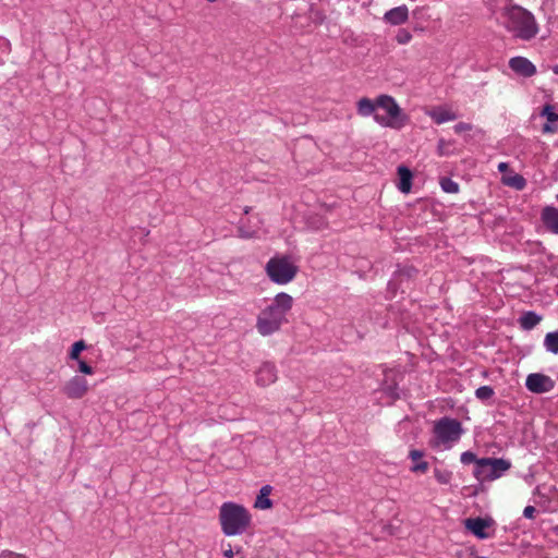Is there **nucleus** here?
<instances>
[{"label":"nucleus","mask_w":558,"mask_h":558,"mask_svg":"<svg viewBox=\"0 0 558 558\" xmlns=\"http://www.w3.org/2000/svg\"><path fill=\"white\" fill-rule=\"evenodd\" d=\"M434 476L439 484H449L452 478V473L448 470L435 469Z\"/></svg>","instance_id":"27"},{"label":"nucleus","mask_w":558,"mask_h":558,"mask_svg":"<svg viewBox=\"0 0 558 558\" xmlns=\"http://www.w3.org/2000/svg\"><path fill=\"white\" fill-rule=\"evenodd\" d=\"M427 114L437 124H442L448 121H454L458 119V114L448 107H435L430 109Z\"/></svg>","instance_id":"15"},{"label":"nucleus","mask_w":558,"mask_h":558,"mask_svg":"<svg viewBox=\"0 0 558 558\" xmlns=\"http://www.w3.org/2000/svg\"><path fill=\"white\" fill-rule=\"evenodd\" d=\"M256 384L260 387H267L276 383L278 378L277 368L270 362H264L255 373Z\"/></svg>","instance_id":"10"},{"label":"nucleus","mask_w":558,"mask_h":558,"mask_svg":"<svg viewBox=\"0 0 558 558\" xmlns=\"http://www.w3.org/2000/svg\"><path fill=\"white\" fill-rule=\"evenodd\" d=\"M399 184L398 187L402 193H409L412 186V173L407 167L398 168Z\"/></svg>","instance_id":"19"},{"label":"nucleus","mask_w":558,"mask_h":558,"mask_svg":"<svg viewBox=\"0 0 558 558\" xmlns=\"http://www.w3.org/2000/svg\"><path fill=\"white\" fill-rule=\"evenodd\" d=\"M271 490L272 487L270 485H265L260 488L259 494L254 504L255 508L266 510L272 507V501L269 499Z\"/></svg>","instance_id":"18"},{"label":"nucleus","mask_w":558,"mask_h":558,"mask_svg":"<svg viewBox=\"0 0 558 558\" xmlns=\"http://www.w3.org/2000/svg\"><path fill=\"white\" fill-rule=\"evenodd\" d=\"M0 558H26V557L23 555H20V554L12 553V551H2L0 554Z\"/></svg>","instance_id":"36"},{"label":"nucleus","mask_w":558,"mask_h":558,"mask_svg":"<svg viewBox=\"0 0 558 558\" xmlns=\"http://www.w3.org/2000/svg\"><path fill=\"white\" fill-rule=\"evenodd\" d=\"M453 129H454L456 133L461 134V133L471 131L472 125L470 123L460 122V123L456 124Z\"/></svg>","instance_id":"33"},{"label":"nucleus","mask_w":558,"mask_h":558,"mask_svg":"<svg viewBox=\"0 0 558 558\" xmlns=\"http://www.w3.org/2000/svg\"><path fill=\"white\" fill-rule=\"evenodd\" d=\"M536 509L533 506H526L523 510V515L526 519H533L535 515Z\"/></svg>","instance_id":"35"},{"label":"nucleus","mask_w":558,"mask_h":558,"mask_svg":"<svg viewBox=\"0 0 558 558\" xmlns=\"http://www.w3.org/2000/svg\"><path fill=\"white\" fill-rule=\"evenodd\" d=\"M525 386L533 393H545L554 389L555 381L545 374L532 373L527 375Z\"/></svg>","instance_id":"8"},{"label":"nucleus","mask_w":558,"mask_h":558,"mask_svg":"<svg viewBox=\"0 0 558 558\" xmlns=\"http://www.w3.org/2000/svg\"><path fill=\"white\" fill-rule=\"evenodd\" d=\"M502 182L511 187H514L517 190H523L525 187L526 181L525 179L520 174H513L509 177H504Z\"/></svg>","instance_id":"23"},{"label":"nucleus","mask_w":558,"mask_h":558,"mask_svg":"<svg viewBox=\"0 0 558 558\" xmlns=\"http://www.w3.org/2000/svg\"><path fill=\"white\" fill-rule=\"evenodd\" d=\"M86 349V343L83 340L76 341L72 344L71 350L69 352V357L73 361H78L80 354L82 351Z\"/></svg>","instance_id":"25"},{"label":"nucleus","mask_w":558,"mask_h":558,"mask_svg":"<svg viewBox=\"0 0 558 558\" xmlns=\"http://www.w3.org/2000/svg\"><path fill=\"white\" fill-rule=\"evenodd\" d=\"M463 432L462 424L458 420L441 417L434 423L433 436L428 444L436 450H449L460 440Z\"/></svg>","instance_id":"4"},{"label":"nucleus","mask_w":558,"mask_h":558,"mask_svg":"<svg viewBox=\"0 0 558 558\" xmlns=\"http://www.w3.org/2000/svg\"><path fill=\"white\" fill-rule=\"evenodd\" d=\"M221 530L227 536L241 535L251 525L252 517L246 508L235 502H223L219 510Z\"/></svg>","instance_id":"3"},{"label":"nucleus","mask_w":558,"mask_h":558,"mask_svg":"<svg viewBox=\"0 0 558 558\" xmlns=\"http://www.w3.org/2000/svg\"><path fill=\"white\" fill-rule=\"evenodd\" d=\"M509 68L517 74L531 77L536 73L535 65L524 57H513L509 60Z\"/></svg>","instance_id":"11"},{"label":"nucleus","mask_w":558,"mask_h":558,"mask_svg":"<svg viewBox=\"0 0 558 558\" xmlns=\"http://www.w3.org/2000/svg\"><path fill=\"white\" fill-rule=\"evenodd\" d=\"M239 232H240V235L244 239H250V238H254V236H257L258 234V228H250V227H246L244 221L241 222V226L239 228Z\"/></svg>","instance_id":"29"},{"label":"nucleus","mask_w":558,"mask_h":558,"mask_svg":"<svg viewBox=\"0 0 558 558\" xmlns=\"http://www.w3.org/2000/svg\"><path fill=\"white\" fill-rule=\"evenodd\" d=\"M464 525L468 531L480 539L489 537V534L486 532V529L490 525L488 520L482 518H469L465 520Z\"/></svg>","instance_id":"12"},{"label":"nucleus","mask_w":558,"mask_h":558,"mask_svg":"<svg viewBox=\"0 0 558 558\" xmlns=\"http://www.w3.org/2000/svg\"><path fill=\"white\" fill-rule=\"evenodd\" d=\"M377 109H381L386 114L375 113L374 120L384 128L400 129L404 125L405 116L396 100L388 95L377 97Z\"/></svg>","instance_id":"5"},{"label":"nucleus","mask_w":558,"mask_h":558,"mask_svg":"<svg viewBox=\"0 0 558 558\" xmlns=\"http://www.w3.org/2000/svg\"><path fill=\"white\" fill-rule=\"evenodd\" d=\"M476 558H487V557H484V556H477Z\"/></svg>","instance_id":"39"},{"label":"nucleus","mask_w":558,"mask_h":558,"mask_svg":"<svg viewBox=\"0 0 558 558\" xmlns=\"http://www.w3.org/2000/svg\"><path fill=\"white\" fill-rule=\"evenodd\" d=\"M89 389L86 378L80 375L71 377L62 387V392L70 399H82Z\"/></svg>","instance_id":"9"},{"label":"nucleus","mask_w":558,"mask_h":558,"mask_svg":"<svg viewBox=\"0 0 558 558\" xmlns=\"http://www.w3.org/2000/svg\"><path fill=\"white\" fill-rule=\"evenodd\" d=\"M76 362H77V365H78V371L82 374H85V375H93L94 374V368L90 365H88L85 361L80 359Z\"/></svg>","instance_id":"32"},{"label":"nucleus","mask_w":558,"mask_h":558,"mask_svg":"<svg viewBox=\"0 0 558 558\" xmlns=\"http://www.w3.org/2000/svg\"><path fill=\"white\" fill-rule=\"evenodd\" d=\"M440 186L446 193L454 194L459 192V184L450 178H442L440 180Z\"/></svg>","instance_id":"26"},{"label":"nucleus","mask_w":558,"mask_h":558,"mask_svg":"<svg viewBox=\"0 0 558 558\" xmlns=\"http://www.w3.org/2000/svg\"><path fill=\"white\" fill-rule=\"evenodd\" d=\"M265 270L272 282L287 284L296 276L298 266L288 256H275L267 262Z\"/></svg>","instance_id":"6"},{"label":"nucleus","mask_w":558,"mask_h":558,"mask_svg":"<svg viewBox=\"0 0 558 558\" xmlns=\"http://www.w3.org/2000/svg\"><path fill=\"white\" fill-rule=\"evenodd\" d=\"M541 320H542V317L539 315H537L536 313L526 312L520 317L519 323H520V326L522 329L531 330L536 325H538Z\"/></svg>","instance_id":"21"},{"label":"nucleus","mask_w":558,"mask_h":558,"mask_svg":"<svg viewBox=\"0 0 558 558\" xmlns=\"http://www.w3.org/2000/svg\"><path fill=\"white\" fill-rule=\"evenodd\" d=\"M415 272L416 270L413 267H404L398 270L399 276H405L408 278H411Z\"/></svg>","instance_id":"34"},{"label":"nucleus","mask_w":558,"mask_h":558,"mask_svg":"<svg viewBox=\"0 0 558 558\" xmlns=\"http://www.w3.org/2000/svg\"><path fill=\"white\" fill-rule=\"evenodd\" d=\"M412 39V35L409 31L405 28H400L397 33L396 40L400 45H405L410 43Z\"/></svg>","instance_id":"30"},{"label":"nucleus","mask_w":558,"mask_h":558,"mask_svg":"<svg viewBox=\"0 0 558 558\" xmlns=\"http://www.w3.org/2000/svg\"><path fill=\"white\" fill-rule=\"evenodd\" d=\"M460 460L463 464L475 463L476 466L480 459L475 456V453L471 451H464L461 453Z\"/></svg>","instance_id":"31"},{"label":"nucleus","mask_w":558,"mask_h":558,"mask_svg":"<svg viewBox=\"0 0 558 558\" xmlns=\"http://www.w3.org/2000/svg\"><path fill=\"white\" fill-rule=\"evenodd\" d=\"M541 220L549 232L558 235V208L557 207L545 206L541 213Z\"/></svg>","instance_id":"13"},{"label":"nucleus","mask_w":558,"mask_h":558,"mask_svg":"<svg viewBox=\"0 0 558 558\" xmlns=\"http://www.w3.org/2000/svg\"><path fill=\"white\" fill-rule=\"evenodd\" d=\"M508 168H509V166H508V163H507V162H500V163L498 165V170H499L500 172H506V171L508 170Z\"/></svg>","instance_id":"38"},{"label":"nucleus","mask_w":558,"mask_h":558,"mask_svg":"<svg viewBox=\"0 0 558 558\" xmlns=\"http://www.w3.org/2000/svg\"><path fill=\"white\" fill-rule=\"evenodd\" d=\"M544 347L548 352L558 354V331L546 333L544 338Z\"/></svg>","instance_id":"22"},{"label":"nucleus","mask_w":558,"mask_h":558,"mask_svg":"<svg viewBox=\"0 0 558 558\" xmlns=\"http://www.w3.org/2000/svg\"><path fill=\"white\" fill-rule=\"evenodd\" d=\"M409 19V9L405 4L396 7L387 11L384 21L390 25H401Z\"/></svg>","instance_id":"14"},{"label":"nucleus","mask_w":558,"mask_h":558,"mask_svg":"<svg viewBox=\"0 0 558 558\" xmlns=\"http://www.w3.org/2000/svg\"><path fill=\"white\" fill-rule=\"evenodd\" d=\"M357 113L362 117L375 116L377 109V99L373 101L369 98L363 97L356 104Z\"/></svg>","instance_id":"17"},{"label":"nucleus","mask_w":558,"mask_h":558,"mask_svg":"<svg viewBox=\"0 0 558 558\" xmlns=\"http://www.w3.org/2000/svg\"><path fill=\"white\" fill-rule=\"evenodd\" d=\"M494 389L490 386H481L476 389L475 396L477 399L485 401L494 396Z\"/></svg>","instance_id":"28"},{"label":"nucleus","mask_w":558,"mask_h":558,"mask_svg":"<svg viewBox=\"0 0 558 558\" xmlns=\"http://www.w3.org/2000/svg\"><path fill=\"white\" fill-rule=\"evenodd\" d=\"M511 468V462L502 458H481L473 474L478 482H492L501 477Z\"/></svg>","instance_id":"7"},{"label":"nucleus","mask_w":558,"mask_h":558,"mask_svg":"<svg viewBox=\"0 0 558 558\" xmlns=\"http://www.w3.org/2000/svg\"><path fill=\"white\" fill-rule=\"evenodd\" d=\"M454 142L440 138L437 144V153L439 156H449L453 154Z\"/></svg>","instance_id":"24"},{"label":"nucleus","mask_w":558,"mask_h":558,"mask_svg":"<svg viewBox=\"0 0 558 558\" xmlns=\"http://www.w3.org/2000/svg\"><path fill=\"white\" fill-rule=\"evenodd\" d=\"M424 453L421 450L413 449L410 451L409 457L412 461L416 462L411 471L415 473H425L428 470V463L426 461H421Z\"/></svg>","instance_id":"20"},{"label":"nucleus","mask_w":558,"mask_h":558,"mask_svg":"<svg viewBox=\"0 0 558 558\" xmlns=\"http://www.w3.org/2000/svg\"><path fill=\"white\" fill-rule=\"evenodd\" d=\"M542 116L547 119V123L543 126L544 133H554L557 131L556 122L558 121V113L555 112V109L550 105H546L543 108Z\"/></svg>","instance_id":"16"},{"label":"nucleus","mask_w":558,"mask_h":558,"mask_svg":"<svg viewBox=\"0 0 558 558\" xmlns=\"http://www.w3.org/2000/svg\"><path fill=\"white\" fill-rule=\"evenodd\" d=\"M556 198H557V201H558V194H557Z\"/></svg>","instance_id":"40"},{"label":"nucleus","mask_w":558,"mask_h":558,"mask_svg":"<svg viewBox=\"0 0 558 558\" xmlns=\"http://www.w3.org/2000/svg\"><path fill=\"white\" fill-rule=\"evenodd\" d=\"M293 306V298L284 292L278 293L257 315L256 329L266 337L279 331Z\"/></svg>","instance_id":"1"},{"label":"nucleus","mask_w":558,"mask_h":558,"mask_svg":"<svg viewBox=\"0 0 558 558\" xmlns=\"http://www.w3.org/2000/svg\"><path fill=\"white\" fill-rule=\"evenodd\" d=\"M223 556H225L226 558H234V551L232 550V548H231V545H230V544L228 545V548H226V549L223 550Z\"/></svg>","instance_id":"37"},{"label":"nucleus","mask_w":558,"mask_h":558,"mask_svg":"<svg viewBox=\"0 0 558 558\" xmlns=\"http://www.w3.org/2000/svg\"><path fill=\"white\" fill-rule=\"evenodd\" d=\"M506 28L522 40H531L538 33V25L534 15L520 5H511L505 10Z\"/></svg>","instance_id":"2"}]
</instances>
